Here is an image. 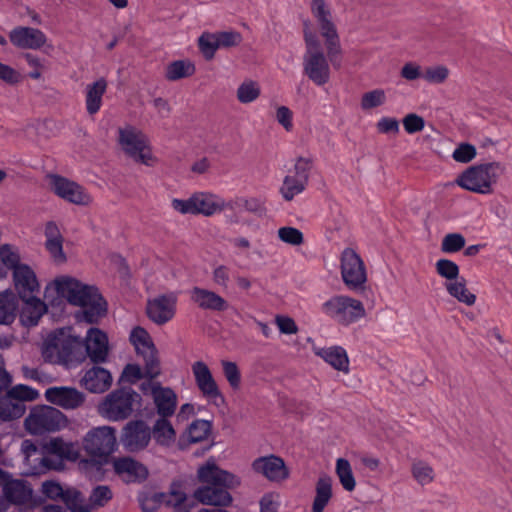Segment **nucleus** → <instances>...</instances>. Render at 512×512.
<instances>
[{"label":"nucleus","mask_w":512,"mask_h":512,"mask_svg":"<svg viewBox=\"0 0 512 512\" xmlns=\"http://www.w3.org/2000/svg\"><path fill=\"white\" fill-rule=\"evenodd\" d=\"M55 292L73 306L81 307L77 319L89 324L98 323L107 314L108 304L95 285L86 284L72 276L62 275L53 280L47 289Z\"/></svg>","instance_id":"1"},{"label":"nucleus","mask_w":512,"mask_h":512,"mask_svg":"<svg viewBox=\"0 0 512 512\" xmlns=\"http://www.w3.org/2000/svg\"><path fill=\"white\" fill-rule=\"evenodd\" d=\"M198 478L205 485L194 491V498L204 505L229 506L232 496L228 489L240 485L237 476L207 462L198 469Z\"/></svg>","instance_id":"2"},{"label":"nucleus","mask_w":512,"mask_h":512,"mask_svg":"<svg viewBox=\"0 0 512 512\" xmlns=\"http://www.w3.org/2000/svg\"><path fill=\"white\" fill-rule=\"evenodd\" d=\"M505 167L500 162H488L468 167L456 179V184L473 193L489 195L500 177L504 174Z\"/></svg>","instance_id":"3"},{"label":"nucleus","mask_w":512,"mask_h":512,"mask_svg":"<svg viewBox=\"0 0 512 512\" xmlns=\"http://www.w3.org/2000/svg\"><path fill=\"white\" fill-rule=\"evenodd\" d=\"M118 144L124 154L136 163L148 167L157 163L148 136L132 125L118 129Z\"/></svg>","instance_id":"4"},{"label":"nucleus","mask_w":512,"mask_h":512,"mask_svg":"<svg viewBox=\"0 0 512 512\" xmlns=\"http://www.w3.org/2000/svg\"><path fill=\"white\" fill-rule=\"evenodd\" d=\"M306 51L303 56L304 74L317 86H323L330 80V66L324 55L320 41L310 30L304 31Z\"/></svg>","instance_id":"5"},{"label":"nucleus","mask_w":512,"mask_h":512,"mask_svg":"<svg viewBox=\"0 0 512 512\" xmlns=\"http://www.w3.org/2000/svg\"><path fill=\"white\" fill-rule=\"evenodd\" d=\"M141 396L132 388L122 387L110 392L98 406L99 414L109 421L129 418L139 406Z\"/></svg>","instance_id":"6"},{"label":"nucleus","mask_w":512,"mask_h":512,"mask_svg":"<svg viewBox=\"0 0 512 512\" xmlns=\"http://www.w3.org/2000/svg\"><path fill=\"white\" fill-rule=\"evenodd\" d=\"M321 311L341 326H349L366 316L363 303L346 295H335L321 305Z\"/></svg>","instance_id":"7"},{"label":"nucleus","mask_w":512,"mask_h":512,"mask_svg":"<svg viewBox=\"0 0 512 512\" xmlns=\"http://www.w3.org/2000/svg\"><path fill=\"white\" fill-rule=\"evenodd\" d=\"M24 425L30 434L43 435L64 428L67 417L53 406L37 405L30 410Z\"/></svg>","instance_id":"8"},{"label":"nucleus","mask_w":512,"mask_h":512,"mask_svg":"<svg viewBox=\"0 0 512 512\" xmlns=\"http://www.w3.org/2000/svg\"><path fill=\"white\" fill-rule=\"evenodd\" d=\"M310 8L325 39L328 57L334 63V58L341 54V47L336 26L332 21L331 10L325 0H311Z\"/></svg>","instance_id":"9"},{"label":"nucleus","mask_w":512,"mask_h":512,"mask_svg":"<svg viewBox=\"0 0 512 512\" xmlns=\"http://www.w3.org/2000/svg\"><path fill=\"white\" fill-rule=\"evenodd\" d=\"M219 195L210 192H195L186 199L173 198L171 207L182 215H203L211 217L219 213Z\"/></svg>","instance_id":"10"},{"label":"nucleus","mask_w":512,"mask_h":512,"mask_svg":"<svg viewBox=\"0 0 512 512\" xmlns=\"http://www.w3.org/2000/svg\"><path fill=\"white\" fill-rule=\"evenodd\" d=\"M80 343L64 330L56 331L48 336L42 348L43 358L55 364H67L72 360L73 351Z\"/></svg>","instance_id":"11"},{"label":"nucleus","mask_w":512,"mask_h":512,"mask_svg":"<svg viewBox=\"0 0 512 512\" xmlns=\"http://www.w3.org/2000/svg\"><path fill=\"white\" fill-rule=\"evenodd\" d=\"M129 339L137 355L144 361L146 377L149 379L157 377L160 374V362L150 334L144 328L137 326L131 330Z\"/></svg>","instance_id":"12"},{"label":"nucleus","mask_w":512,"mask_h":512,"mask_svg":"<svg viewBox=\"0 0 512 512\" xmlns=\"http://www.w3.org/2000/svg\"><path fill=\"white\" fill-rule=\"evenodd\" d=\"M116 430L100 426L90 430L83 439V448L92 457H106L116 447Z\"/></svg>","instance_id":"13"},{"label":"nucleus","mask_w":512,"mask_h":512,"mask_svg":"<svg viewBox=\"0 0 512 512\" xmlns=\"http://www.w3.org/2000/svg\"><path fill=\"white\" fill-rule=\"evenodd\" d=\"M341 276L344 284L351 290L363 288L367 281L364 262L351 248H346L342 252Z\"/></svg>","instance_id":"14"},{"label":"nucleus","mask_w":512,"mask_h":512,"mask_svg":"<svg viewBox=\"0 0 512 512\" xmlns=\"http://www.w3.org/2000/svg\"><path fill=\"white\" fill-rule=\"evenodd\" d=\"M191 370L196 386L202 396L216 406L224 404V396L208 365L200 360L195 361L191 366Z\"/></svg>","instance_id":"15"},{"label":"nucleus","mask_w":512,"mask_h":512,"mask_svg":"<svg viewBox=\"0 0 512 512\" xmlns=\"http://www.w3.org/2000/svg\"><path fill=\"white\" fill-rule=\"evenodd\" d=\"M51 190L61 199L80 206H87L92 203L91 195L84 187L60 175H49Z\"/></svg>","instance_id":"16"},{"label":"nucleus","mask_w":512,"mask_h":512,"mask_svg":"<svg viewBox=\"0 0 512 512\" xmlns=\"http://www.w3.org/2000/svg\"><path fill=\"white\" fill-rule=\"evenodd\" d=\"M21 453L24 463L27 466V474L39 475L48 470H61L62 465L59 461H53L50 456L43 455L36 444L29 439L22 441Z\"/></svg>","instance_id":"17"},{"label":"nucleus","mask_w":512,"mask_h":512,"mask_svg":"<svg viewBox=\"0 0 512 512\" xmlns=\"http://www.w3.org/2000/svg\"><path fill=\"white\" fill-rule=\"evenodd\" d=\"M178 294L169 292L157 295L147 301L146 313L148 318L157 325L171 321L176 314Z\"/></svg>","instance_id":"18"},{"label":"nucleus","mask_w":512,"mask_h":512,"mask_svg":"<svg viewBox=\"0 0 512 512\" xmlns=\"http://www.w3.org/2000/svg\"><path fill=\"white\" fill-rule=\"evenodd\" d=\"M0 486L6 501L14 505L27 504L33 494L31 485L22 479H14L8 472L0 469Z\"/></svg>","instance_id":"19"},{"label":"nucleus","mask_w":512,"mask_h":512,"mask_svg":"<svg viewBox=\"0 0 512 512\" xmlns=\"http://www.w3.org/2000/svg\"><path fill=\"white\" fill-rule=\"evenodd\" d=\"M151 440V429L142 420L130 421L123 429L121 442L129 452L144 450Z\"/></svg>","instance_id":"20"},{"label":"nucleus","mask_w":512,"mask_h":512,"mask_svg":"<svg viewBox=\"0 0 512 512\" xmlns=\"http://www.w3.org/2000/svg\"><path fill=\"white\" fill-rule=\"evenodd\" d=\"M252 469L271 482L280 483L289 477L284 460L273 454L256 458L252 462Z\"/></svg>","instance_id":"21"},{"label":"nucleus","mask_w":512,"mask_h":512,"mask_svg":"<svg viewBox=\"0 0 512 512\" xmlns=\"http://www.w3.org/2000/svg\"><path fill=\"white\" fill-rule=\"evenodd\" d=\"M45 399L64 410H74L82 406L85 395L73 387L54 386L46 389Z\"/></svg>","instance_id":"22"},{"label":"nucleus","mask_w":512,"mask_h":512,"mask_svg":"<svg viewBox=\"0 0 512 512\" xmlns=\"http://www.w3.org/2000/svg\"><path fill=\"white\" fill-rule=\"evenodd\" d=\"M9 40L19 49L39 50L47 42L45 33L29 26H16L9 32Z\"/></svg>","instance_id":"23"},{"label":"nucleus","mask_w":512,"mask_h":512,"mask_svg":"<svg viewBox=\"0 0 512 512\" xmlns=\"http://www.w3.org/2000/svg\"><path fill=\"white\" fill-rule=\"evenodd\" d=\"M85 350L91 362H106L109 353L108 337L99 328L91 327L84 339Z\"/></svg>","instance_id":"24"},{"label":"nucleus","mask_w":512,"mask_h":512,"mask_svg":"<svg viewBox=\"0 0 512 512\" xmlns=\"http://www.w3.org/2000/svg\"><path fill=\"white\" fill-rule=\"evenodd\" d=\"M12 277L15 290L20 298H27L39 292L38 279L29 265L24 264L16 267Z\"/></svg>","instance_id":"25"},{"label":"nucleus","mask_w":512,"mask_h":512,"mask_svg":"<svg viewBox=\"0 0 512 512\" xmlns=\"http://www.w3.org/2000/svg\"><path fill=\"white\" fill-rule=\"evenodd\" d=\"M113 467L115 472L127 483H139L148 477L147 467L131 457L115 459Z\"/></svg>","instance_id":"26"},{"label":"nucleus","mask_w":512,"mask_h":512,"mask_svg":"<svg viewBox=\"0 0 512 512\" xmlns=\"http://www.w3.org/2000/svg\"><path fill=\"white\" fill-rule=\"evenodd\" d=\"M190 299L202 310L224 312L229 308V303L226 299L206 288L193 287L190 291Z\"/></svg>","instance_id":"27"},{"label":"nucleus","mask_w":512,"mask_h":512,"mask_svg":"<svg viewBox=\"0 0 512 512\" xmlns=\"http://www.w3.org/2000/svg\"><path fill=\"white\" fill-rule=\"evenodd\" d=\"M47 456L53 461H59L63 465V460L76 461L80 455V448L77 443L65 441L60 437L50 439L45 445Z\"/></svg>","instance_id":"28"},{"label":"nucleus","mask_w":512,"mask_h":512,"mask_svg":"<svg viewBox=\"0 0 512 512\" xmlns=\"http://www.w3.org/2000/svg\"><path fill=\"white\" fill-rule=\"evenodd\" d=\"M313 353L323 359L327 364L339 372L348 374L350 371V361L346 350L338 345L330 347L313 346Z\"/></svg>","instance_id":"29"},{"label":"nucleus","mask_w":512,"mask_h":512,"mask_svg":"<svg viewBox=\"0 0 512 512\" xmlns=\"http://www.w3.org/2000/svg\"><path fill=\"white\" fill-rule=\"evenodd\" d=\"M149 385L157 413L162 418L172 416L177 406V396L175 392L171 388L162 387L159 383Z\"/></svg>","instance_id":"30"},{"label":"nucleus","mask_w":512,"mask_h":512,"mask_svg":"<svg viewBox=\"0 0 512 512\" xmlns=\"http://www.w3.org/2000/svg\"><path fill=\"white\" fill-rule=\"evenodd\" d=\"M107 88L108 82L104 77H100L85 86V107L89 115H95L100 111Z\"/></svg>","instance_id":"31"},{"label":"nucleus","mask_w":512,"mask_h":512,"mask_svg":"<svg viewBox=\"0 0 512 512\" xmlns=\"http://www.w3.org/2000/svg\"><path fill=\"white\" fill-rule=\"evenodd\" d=\"M81 383L92 393H102L110 388L112 376L108 370L94 366L85 372Z\"/></svg>","instance_id":"32"},{"label":"nucleus","mask_w":512,"mask_h":512,"mask_svg":"<svg viewBox=\"0 0 512 512\" xmlns=\"http://www.w3.org/2000/svg\"><path fill=\"white\" fill-rule=\"evenodd\" d=\"M21 299L24 302L20 313L22 324L27 327L37 325L40 318L47 312L46 304L36 297V295Z\"/></svg>","instance_id":"33"},{"label":"nucleus","mask_w":512,"mask_h":512,"mask_svg":"<svg viewBox=\"0 0 512 512\" xmlns=\"http://www.w3.org/2000/svg\"><path fill=\"white\" fill-rule=\"evenodd\" d=\"M44 234L46 237L45 247L53 260L57 263L65 262L66 256L63 251V237L57 224L53 221L48 222L45 226Z\"/></svg>","instance_id":"34"},{"label":"nucleus","mask_w":512,"mask_h":512,"mask_svg":"<svg viewBox=\"0 0 512 512\" xmlns=\"http://www.w3.org/2000/svg\"><path fill=\"white\" fill-rule=\"evenodd\" d=\"M196 72L195 64L189 59H181L170 62L165 69V78L168 81H177L188 78Z\"/></svg>","instance_id":"35"},{"label":"nucleus","mask_w":512,"mask_h":512,"mask_svg":"<svg viewBox=\"0 0 512 512\" xmlns=\"http://www.w3.org/2000/svg\"><path fill=\"white\" fill-rule=\"evenodd\" d=\"M332 498L331 478L320 477L316 483V495L312 504V512H323Z\"/></svg>","instance_id":"36"},{"label":"nucleus","mask_w":512,"mask_h":512,"mask_svg":"<svg viewBox=\"0 0 512 512\" xmlns=\"http://www.w3.org/2000/svg\"><path fill=\"white\" fill-rule=\"evenodd\" d=\"M445 288L450 296L456 298L461 303L472 306L476 302V295L467 289L466 281L463 278L447 282Z\"/></svg>","instance_id":"37"},{"label":"nucleus","mask_w":512,"mask_h":512,"mask_svg":"<svg viewBox=\"0 0 512 512\" xmlns=\"http://www.w3.org/2000/svg\"><path fill=\"white\" fill-rule=\"evenodd\" d=\"M26 406H20L16 400L10 397L6 390L4 396L0 397V418L3 420L18 419L25 413Z\"/></svg>","instance_id":"38"},{"label":"nucleus","mask_w":512,"mask_h":512,"mask_svg":"<svg viewBox=\"0 0 512 512\" xmlns=\"http://www.w3.org/2000/svg\"><path fill=\"white\" fill-rule=\"evenodd\" d=\"M17 310V300L12 292L0 293V324H10L14 321Z\"/></svg>","instance_id":"39"},{"label":"nucleus","mask_w":512,"mask_h":512,"mask_svg":"<svg viewBox=\"0 0 512 512\" xmlns=\"http://www.w3.org/2000/svg\"><path fill=\"white\" fill-rule=\"evenodd\" d=\"M62 502L71 512H90V505L86 503L82 493L73 487H67Z\"/></svg>","instance_id":"40"},{"label":"nucleus","mask_w":512,"mask_h":512,"mask_svg":"<svg viewBox=\"0 0 512 512\" xmlns=\"http://www.w3.org/2000/svg\"><path fill=\"white\" fill-rule=\"evenodd\" d=\"M411 474L413 479L421 486L428 485L435 479V471L433 467L423 460H414L412 462Z\"/></svg>","instance_id":"41"},{"label":"nucleus","mask_w":512,"mask_h":512,"mask_svg":"<svg viewBox=\"0 0 512 512\" xmlns=\"http://www.w3.org/2000/svg\"><path fill=\"white\" fill-rule=\"evenodd\" d=\"M336 475L344 490L351 492L356 487V481L353 475L350 462L344 458H338L335 467Z\"/></svg>","instance_id":"42"},{"label":"nucleus","mask_w":512,"mask_h":512,"mask_svg":"<svg viewBox=\"0 0 512 512\" xmlns=\"http://www.w3.org/2000/svg\"><path fill=\"white\" fill-rule=\"evenodd\" d=\"M153 436L158 444L168 446L175 440V431L168 420L160 418L154 424Z\"/></svg>","instance_id":"43"},{"label":"nucleus","mask_w":512,"mask_h":512,"mask_svg":"<svg viewBox=\"0 0 512 512\" xmlns=\"http://www.w3.org/2000/svg\"><path fill=\"white\" fill-rule=\"evenodd\" d=\"M306 185L304 181L288 174L280 187V194L286 201H291L305 190Z\"/></svg>","instance_id":"44"},{"label":"nucleus","mask_w":512,"mask_h":512,"mask_svg":"<svg viewBox=\"0 0 512 512\" xmlns=\"http://www.w3.org/2000/svg\"><path fill=\"white\" fill-rule=\"evenodd\" d=\"M211 422L203 419L193 421L187 431V439L191 443H197L205 440L211 432Z\"/></svg>","instance_id":"45"},{"label":"nucleus","mask_w":512,"mask_h":512,"mask_svg":"<svg viewBox=\"0 0 512 512\" xmlns=\"http://www.w3.org/2000/svg\"><path fill=\"white\" fill-rule=\"evenodd\" d=\"M260 93V86L257 82L246 80L237 89V99L242 104H248L254 102Z\"/></svg>","instance_id":"46"},{"label":"nucleus","mask_w":512,"mask_h":512,"mask_svg":"<svg viewBox=\"0 0 512 512\" xmlns=\"http://www.w3.org/2000/svg\"><path fill=\"white\" fill-rule=\"evenodd\" d=\"M242 207L243 211L253 213L257 216H262L266 213V207L263 200L256 197H236V201L231 205L233 208Z\"/></svg>","instance_id":"47"},{"label":"nucleus","mask_w":512,"mask_h":512,"mask_svg":"<svg viewBox=\"0 0 512 512\" xmlns=\"http://www.w3.org/2000/svg\"><path fill=\"white\" fill-rule=\"evenodd\" d=\"M10 397L14 398L20 406H26V401H33L38 398L39 392L27 385L19 384L8 390Z\"/></svg>","instance_id":"48"},{"label":"nucleus","mask_w":512,"mask_h":512,"mask_svg":"<svg viewBox=\"0 0 512 512\" xmlns=\"http://www.w3.org/2000/svg\"><path fill=\"white\" fill-rule=\"evenodd\" d=\"M435 269L437 274L448 282L457 280L460 273L459 266L454 261L445 258L437 260Z\"/></svg>","instance_id":"49"},{"label":"nucleus","mask_w":512,"mask_h":512,"mask_svg":"<svg viewBox=\"0 0 512 512\" xmlns=\"http://www.w3.org/2000/svg\"><path fill=\"white\" fill-rule=\"evenodd\" d=\"M0 260L2 264L12 270L15 271V268L18 266H22L20 263V254L18 249L10 244H4L0 246Z\"/></svg>","instance_id":"50"},{"label":"nucleus","mask_w":512,"mask_h":512,"mask_svg":"<svg viewBox=\"0 0 512 512\" xmlns=\"http://www.w3.org/2000/svg\"><path fill=\"white\" fill-rule=\"evenodd\" d=\"M236 201V197L225 200L221 196H219L218 203L221 206L219 209V213L226 211L225 213V221L227 224L236 225L241 221V213L243 211L242 207H231L232 204Z\"/></svg>","instance_id":"51"},{"label":"nucleus","mask_w":512,"mask_h":512,"mask_svg":"<svg viewBox=\"0 0 512 512\" xmlns=\"http://www.w3.org/2000/svg\"><path fill=\"white\" fill-rule=\"evenodd\" d=\"M198 46L205 59L211 60L219 49L216 33H203L198 39Z\"/></svg>","instance_id":"52"},{"label":"nucleus","mask_w":512,"mask_h":512,"mask_svg":"<svg viewBox=\"0 0 512 512\" xmlns=\"http://www.w3.org/2000/svg\"><path fill=\"white\" fill-rule=\"evenodd\" d=\"M385 102V91L383 89H374L362 95L360 105L366 111L382 106Z\"/></svg>","instance_id":"53"},{"label":"nucleus","mask_w":512,"mask_h":512,"mask_svg":"<svg viewBox=\"0 0 512 512\" xmlns=\"http://www.w3.org/2000/svg\"><path fill=\"white\" fill-rule=\"evenodd\" d=\"M277 235L282 242L292 246H299L304 243L303 233L295 227H280L277 231Z\"/></svg>","instance_id":"54"},{"label":"nucleus","mask_w":512,"mask_h":512,"mask_svg":"<svg viewBox=\"0 0 512 512\" xmlns=\"http://www.w3.org/2000/svg\"><path fill=\"white\" fill-rule=\"evenodd\" d=\"M465 238L460 233H449L444 236L441 242V251L452 254L460 251L465 246Z\"/></svg>","instance_id":"55"},{"label":"nucleus","mask_w":512,"mask_h":512,"mask_svg":"<svg viewBox=\"0 0 512 512\" xmlns=\"http://www.w3.org/2000/svg\"><path fill=\"white\" fill-rule=\"evenodd\" d=\"M223 374L232 389L236 390L241 384V374L235 362L222 360L221 361Z\"/></svg>","instance_id":"56"},{"label":"nucleus","mask_w":512,"mask_h":512,"mask_svg":"<svg viewBox=\"0 0 512 512\" xmlns=\"http://www.w3.org/2000/svg\"><path fill=\"white\" fill-rule=\"evenodd\" d=\"M449 76V70L446 66L437 65L428 67L423 72L422 78L431 84H441Z\"/></svg>","instance_id":"57"},{"label":"nucleus","mask_w":512,"mask_h":512,"mask_svg":"<svg viewBox=\"0 0 512 512\" xmlns=\"http://www.w3.org/2000/svg\"><path fill=\"white\" fill-rule=\"evenodd\" d=\"M477 155L474 145L469 143H460L452 153V158L458 163H469Z\"/></svg>","instance_id":"58"},{"label":"nucleus","mask_w":512,"mask_h":512,"mask_svg":"<svg viewBox=\"0 0 512 512\" xmlns=\"http://www.w3.org/2000/svg\"><path fill=\"white\" fill-rule=\"evenodd\" d=\"M66 488H63L60 483L54 480L44 481L41 485V493L48 499L52 501L60 500L64 496Z\"/></svg>","instance_id":"59"},{"label":"nucleus","mask_w":512,"mask_h":512,"mask_svg":"<svg viewBox=\"0 0 512 512\" xmlns=\"http://www.w3.org/2000/svg\"><path fill=\"white\" fill-rule=\"evenodd\" d=\"M402 124L408 134H415L424 129L425 120L416 113H409L402 119Z\"/></svg>","instance_id":"60"},{"label":"nucleus","mask_w":512,"mask_h":512,"mask_svg":"<svg viewBox=\"0 0 512 512\" xmlns=\"http://www.w3.org/2000/svg\"><path fill=\"white\" fill-rule=\"evenodd\" d=\"M312 168V161L308 158L299 157L295 164L294 169L290 172L291 175L308 183L310 170Z\"/></svg>","instance_id":"61"},{"label":"nucleus","mask_w":512,"mask_h":512,"mask_svg":"<svg viewBox=\"0 0 512 512\" xmlns=\"http://www.w3.org/2000/svg\"><path fill=\"white\" fill-rule=\"evenodd\" d=\"M259 512H278L280 507V496L276 492L265 493L259 501Z\"/></svg>","instance_id":"62"},{"label":"nucleus","mask_w":512,"mask_h":512,"mask_svg":"<svg viewBox=\"0 0 512 512\" xmlns=\"http://www.w3.org/2000/svg\"><path fill=\"white\" fill-rule=\"evenodd\" d=\"M186 500V493L182 489L180 482H173L170 486L167 504L174 506L175 508L181 507Z\"/></svg>","instance_id":"63"},{"label":"nucleus","mask_w":512,"mask_h":512,"mask_svg":"<svg viewBox=\"0 0 512 512\" xmlns=\"http://www.w3.org/2000/svg\"><path fill=\"white\" fill-rule=\"evenodd\" d=\"M219 48L221 47H233L237 46L242 41V36L239 32L235 31H224L216 33Z\"/></svg>","instance_id":"64"}]
</instances>
